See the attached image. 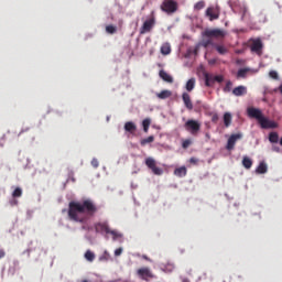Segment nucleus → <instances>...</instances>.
I'll list each match as a JSON object with an SVG mask.
<instances>
[{
  "mask_svg": "<svg viewBox=\"0 0 282 282\" xmlns=\"http://www.w3.org/2000/svg\"><path fill=\"white\" fill-rule=\"evenodd\" d=\"M145 166L152 171L153 175H162L164 173V170L158 166V163L153 158L145 159Z\"/></svg>",
  "mask_w": 282,
  "mask_h": 282,
  "instance_id": "nucleus-8",
  "label": "nucleus"
},
{
  "mask_svg": "<svg viewBox=\"0 0 282 282\" xmlns=\"http://www.w3.org/2000/svg\"><path fill=\"white\" fill-rule=\"evenodd\" d=\"M204 8H206V1L204 0H200L194 4V10L199 11V10H204Z\"/></svg>",
  "mask_w": 282,
  "mask_h": 282,
  "instance_id": "nucleus-30",
  "label": "nucleus"
},
{
  "mask_svg": "<svg viewBox=\"0 0 282 282\" xmlns=\"http://www.w3.org/2000/svg\"><path fill=\"white\" fill-rule=\"evenodd\" d=\"M19 205V200H17V198H12L10 200V206H18Z\"/></svg>",
  "mask_w": 282,
  "mask_h": 282,
  "instance_id": "nucleus-43",
  "label": "nucleus"
},
{
  "mask_svg": "<svg viewBox=\"0 0 282 282\" xmlns=\"http://www.w3.org/2000/svg\"><path fill=\"white\" fill-rule=\"evenodd\" d=\"M219 120V115L215 113L212 117V122H217Z\"/></svg>",
  "mask_w": 282,
  "mask_h": 282,
  "instance_id": "nucleus-45",
  "label": "nucleus"
},
{
  "mask_svg": "<svg viewBox=\"0 0 282 282\" xmlns=\"http://www.w3.org/2000/svg\"><path fill=\"white\" fill-rule=\"evenodd\" d=\"M205 85L206 87H213L215 85V75L205 74Z\"/></svg>",
  "mask_w": 282,
  "mask_h": 282,
  "instance_id": "nucleus-19",
  "label": "nucleus"
},
{
  "mask_svg": "<svg viewBox=\"0 0 282 282\" xmlns=\"http://www.w3.org/2000/svg\"><path fill=\"white\" fill-rule=\"evenodd\" d=\"M159 76L165 83H173V77L169 75V73H166L165 70H160Z\"/></svg>",
  "mask_w": 282,
  "mask_h": 282,
  "instance_id": "nucleus-21",
  "label": "nucleus"
},
{
  "mask_svg": "<svg viewBox=\"0 0 282 282\" xmlns=\"http://www.w3.org/2000/svg\"><path fill=\"white\" fill-rule=\"evenodd\" d=\"M161 54H163V56H169V54H171V44L170 43L162 44Z\"/></svg>",
  "mask_w": 282,
  "mask_h": 282,
  "instance_id": "nucleus-24",
  "label": "nucleus"
},
{
  "mask_svg": "<svg viewBox=\"0 0 282 282\" xmlns=\"http://www.w3.org/2000/svg\"><path fill=\"white\" fill-rule=\"evenodd\" d=\"M25 131H30V128H25V129H22L19 133V135H21V133H25Z\"/></svg>",
  "mask_w": 282,
  "mask_h": 282,
  "instance_id": "nucleus-48",
  "label": "nucleus"
},
{
  "mask_svg": "<svg viewBox=\"0 0 282 282\" xmlns=\"http://www.w3.org/2000/svg\"><path fill=\"white\" fill-rule=\"evenodd\" d=\"M279 91H280V94L282 95V85H280Z\"/></svg>",
  "mask_w": 282,
  "mask_h": 282,
  "instance_id": "nucleus-50",
  "label": "nucleus"
},
{
  "mask_svg": "<svg viewBox=\"0 0 282 282\" xmlns=\"http://www.w3.org/2000/svg\"><path fill=\"white\" fill-rule=\"evenodd\" d=\"M209 63H212V64H213V63H215V61H210Z\"/></svg>",
  "mask_w": 282,
  "mask_h": 282,
  "instance_id": "nucleus-54",
  "label": "nucleus"
},
{
  "mask_svg": "<svg viewBox=\"0 0 282 282\" xmlns=\"http://www.w3.org/2000/svg\"><path fill=\"white\" fill-rule=\"evenodd\" d=\"M270 78H272L273 80H279V73H276V70H271L269 73Z\"/></svg>",
  "mask_w": 282,
  "mask_h": 282,
  "instance_id": "nucleus-38",
  "label": "nucleus"
},
{
  "mask_svg": "<svg viewBox=\"0 0 282 282\" xmlns=\"http://www.w3.org/2000/svg\"><path fill=\"white\" fill-rule=\"evenodd\" d=\"M223 91L225 94H230V91H232V82L231 80H227L225 87L223 88Z\"/></svg>",
  "mask_w": 282,
  "mask_h": 282,
  "instance_id": "nucleus-31",
  "label": "nucleus"
},
{
  "mask_svg": "<svg viewBox=\"0 0 282 282\" xmlns=\"http://www.w3.org/2000/svg\"><path fill=\"white\" fill-rule=\"evenodd\" d=\"M202 45L203 47H208L209 45H213V39L212 37H204L202 40Z\"/></svg>",
  "mask_w": 282,
  "mask_h": 282,
  "instance_id": "nucleus-35",
  "label": "nucleus"
},
{
  "mask_svg": "<svg viewBox=\"0 0 282 282\" xmlns=\"http://www.w3.org/2000/svg\"><path fill=\"white\" fill-rule=\"evenodd\" d=\"M91 166H93L94 169H98V166H99L98 159H93V160H91Z\"/></svg>",
  "mask_w": 282,
  "mask_h": 282,
  "instance_id": "nucleus-42",
  "label": "nucleus"
},
{
  "mask_svg": "<svg viewBox=\"0 0 282 282\" xmlns=\"http://www.w3.org/2000/svg\"><path fill=\"white\" fill-rule=\"evenodd\" d=\"M241 133L231 134L227 141V151H232V149H235V144H237V140H241Z\"/></svg>",
  "mask_w": 282,
  "mask_h": 282,
  "instance_id": "nucleus-12",
  "label": "nucleus"
},
{
  "mask_svg": "<svg viewBox=\"0 0 282 282\" xmlns=\"http://www.w3.org/2000/svg\"><path fill=\"white\" fill-rule=\"evenodd\" d=\"M224 124L227 128L230 127V124H232V115L230 112L224 113Z\"/></svg>",
  "mask_w": 282,
  "mask_h": 282,
  "instance_id": "nucleus-23",
  "label": "nucleus"
},
{
  "mask_svg": "<svg viewBox=\"0 0 282 282\" xmlns=\"http://www.w3.org/2000/svg\"><path fill=\"white\" fill-rule=\"evenodd\" d=\"M250 50L253 54L261 56V54H263V42L261 41V39H251Z\"/></svg>",
  "mask_w": 282,
  "mask_h": 282,
  "instance_id": "nucleus-7",
  "label": "nucleus"
},
{
  "mask_svg": "<svg viewBox=\"0 0 282 282\" xmlns=\"http://www.w3.org/2000/svg\"><path fill=\"white\" fill-rule=\"evenodd\" d=\"M229 6L235 13L242 14L241 19L246 18V14L248 13V8L243 4H237V1H229Z\"/></svg>",
  "mask_w": 282,
  "mask_h": 282,
  "instance_id": "nucleus-11",
  "label": "nucleus"
},
{
  "mask_svg": "<svg viewBox=\"0 0 282 282\" xmlns=\"http://www.w3.org/2000/svg\"><path fill=\"white\" fill-rule=\"evenodd\" d=\"M173 96V93L171 90H162L161 93L156 94V97L160 100H166V98H171Z\"/></svg>",
  "mask_w": 282,
  "mask_h": 282,
  "instance_id": "nucleus-18",
  "label": "nucleus"
},
{
  "mask_svg": "<svg viewBox=\"0 0 282 282\" xmlns=\"http://www.w3.org/2000/svg\"><path fill=\"white\" fill-rule=\"evenodd\" d=\"M280 144H281V147H282V137H281V139H280Z\"/></svg>",
  "mask_w": 282,
  "mask_h": 282,
  "instance_id": "nucleus-52",
  "label": "nucleus"
},
{
  "mask_svg": "<svg viewBox=\"0 0 282 282\" xmlns=\"http://www.w3.org/2000/svg\"><path fill=\"white\" fill-rule=\"evenodd\" d=\"M247 115L249 118H253L254 120H257L261 129H276V127H279L276 122L263 116V112L259 108L249 107L247 109Z\"/></svg>",
  "mask_w": 282,
  "mask_h": 282,
  "instance_id": "nucleus-2",
  "label": "nucleus"
},
{
  "mask_svg": "<svg viewBox=\"0 0 282 282\" xmlns=\"http://www.w3.org/2000/svg\"><path fill=\"white\" fill-rule=\"evenodd\" d=\"M256 173H258L259 175L268 173V164H265V162H261L256 169Z\"/></svg>",
  "mask_w": 282,
  "mask_h": 282,
  "instance_id": "nucleus-20",
  "label": "nucleus"
},
{
  "mask_svg": "<svg viewBox=\"0 0 282 282\" xmlns=\"http://www.w3.org/2000/svg\"><path fill=\"white\" fill-rule=\"evenodd\" d=\"M6 257V251L3 249L0 250V259H3Z\"/></svg>",
  "mask_w": 282,
  "mask_h": 282,
  "instance_id": "nucleus-46",
  "label": "nucleus"
},
{
  "mask_svg": "<svg viewBox=\"0 0 282 282\" xmlns=\"http://www.w3.org/2000/svg\"><path fill=\"white\" fill-rule=\"evenodd\" d=\"M186 166H181L174 171V175H176V177H186Z\"/></svg>",
  "mask_w": 282,
  "mask_h": 282,
  "instance_id": "nucleus-22",
  "label": "nucleus"
},
{
  "mask_svg": "<svg viewBox=\"0 0 282 282\" xmlns=\"http://www.w3.org/2000/svg\"><path fill=\"white\" fill-rule=\"evenodd\" d=\"M138 276L142 279V281H149V279H155V274H153V271L149 267H143L141 269H138L137 271Z\"/></svg>",
  "mask_w": 282,
  "mask_h": 282,
  "instance_id": "nucleus-10",
  "label": "nucleus"
},
{
  "mask_svg": "<svg viewBox=\"0 0 282 282\" xmlns=\"http://www.w3.org/2000/svg\"><path fill=\"white\" fill-rule=\"evenodd\" d=\"M220 14L221 11L219 10V7H208L205 11V17H207L209 21H217Z\"/></svg>",
  "mask_w": 282,
  "mask_h": 282,
  "instance_id": "nucleus-9",
  "label": "nucleus"
},
{
  "mask_svg": "<svg viewBox=\"0 0 282 282\" xmlns=\"http://www.w3.org/2000/svg\"><path fill=\"white\" fill-rule=\"evenodd\" d=\"M215 83H224V75H215Z\"/></svg>",
  "mask_w": 282,
  "mask_h": 282,
  "instance_id": "nucleus-40",
  "label": "nucleus"
},
{
  "mask_svg": "<svg viewBox=\"0 0 282 282\" xmlns=\"http://www.w3.org/2000/svg\"><path fill=\"white\" fill-rule=\"evenodd\" d=\"M109 235H112L113 241H116V239H118V237H120V234H118L116 230H111V229L109 231Z\"/></svg>",
  "mask_w": 282,
  "mask_h": 282,
  "instance_id": "nucleus-39",
  "label": "nucleus"
},
{
  "mask_svg": "<svg viewBox=\"0 0 282 282\" xmlns=\"http://www.w3.org/2000/svg\"><path fill=\"white\" fill-rule=\"evenodd\" d=\"M269 141L272 143V144H276V142H279V133L276 132H271L269 134Z\"/></svg>",
  "mask_w": 282,
  "mask_h": 282,
  "instance_id": "nucleus-28",
  "label": "nucleus"
},
{
  "mask_svg": "<svg viewBox=\"0 0 282 282\" xmlns=\"http://www.w3.org/2000/svg\"><path fill=\"white\" fill-rule=\"evenodd\" d=\"M84 257L86 261H89V263H94V260L96 259V253H94L91 250H87Z\"/></svg>",
  "mask_w": 282,
  "mask_h": 282,
  "instance_id": "nucleus-25",
  "label": "nucleus"
},
{
  "mask_svg": "<svg viewBox=\"0 0 282 282\" xmlns=\"http://www.w3.org/2000/svg\"><path fill=\"white\" fill-rule=\"evenodd\" d=\"M96 213H98V207L91 199H85L83 203L73 200L68 204V219L77 224H85L87 215L94 217Z\"/></svg>",
  "mask_w": 282,
  "mask_h": 282,
  "instance_id": "nucleus-1",
  "label": "nucleus"
},
{
  "mask_svg": "<svg viewBox=\"0 0 282 282\" xmlns=\"http://www.w3.org/2000/svg\"><path fill=\"white\" fill-rule=\"evenodd\" d=\"M185 129L191 133L192 135H197L202 129V123L199 121L189 119L184 124Z\"/></svg>",
  "mask_w": 282,
  "mask_h": 282,
  "instance_id": "nucleus-5",
  "label": "nucleus"
},
{
  "mask_svg": "<svg viewBox=\"0 0 282 282\" xmlns=\"http://www.w3.org/2000/svg\"><path fill=\"white\" fill-rule=\"evenodd\" d=\"M154 140H155V137H153V135L142 139L141 147H145V144H151V142H154Z\"/></svg>",
  "mask_w": 282,
  "mask_h": 282,
  "instance_id": "nucleus-32",
  "label": "nucleus"
},
{
  "mask_svg": "<svg viewBox=\"0 0 282 282\" xmlns=\"http://www.w3.org/2000/svg\"><path fill=\"white\" fill-rule=\"evenodd\" d=\"M142 259H144L145 261H151V259L147 256H142Z\"/></svg>",
  "mask_w": 282,
  "mask_h": 282,
  "instance_id": "nucleus-49",
  "label": "nucleus"
},
{
  "mask_svg": "<svg viewBox=\"0 0 282 282\" xmlns=\"http://www.w3.org/2000/svg\"><path fill=\"white\" fill-rule=\"evenodd\" d=\"M111 259V254L108 253V251H105L102 256L99 257V261H109Z\"/></svg>",
  "mask_w": 282,
  "mask_h": 282,
  "instance_id": "nucleus-36",
  "label": "nucleus"
},
{
  "mask_svg": "<svg viewBox=\"0 0 282 282\" xmlns=\"http://www.w3.org/2000/svg\"><path fill=\"white\" fill-rule=\"evenodd\" d=\"M252 69L246 67V68H240L237 72V78H248V74H250Z\"/></svg>",
  "mask_w": 282,
  "mask_h": 282,
  "instance_id": "nucleus-17",
  "label": "nucleus"
},
{
  "mask_svg": "<svg viewBox=\"0 0 282 282\" xmlns=\"http://www.w3.org/2000/svg\"><path fill=\"white\" fill-rule=\"evenodd\" d=\"M242 166H245L247 170L252 169V159L245 156L242 159Z\"/></svg>",
  "mask_w": 282,
  "mask_h": 282,
  "instance_id": "nucleus-26",
  "label": "nucleus"
},
{
  "mask_svg": "<svg viewBox=\"0 0 282 282\" xmlns=\"http://www.w3.org/2000/svg\"><path fill=\"white\" fill-rule=\"evenodd\" d=\"M189 162H191V164H197V159L192 158V159L189 160Z\"/></svg>",
  "mask_w": 282,
  "mask_h": 282,
  "instance_id": "nucleus-47",
  "label": "nucleus"
},
{
  "mask_svg": "<svg viewBox=\"0 0 282 282\" xmlns=\"http://www.w3.org/2000/svg\"><path fill=\"white\" fill-rule=\"evenodd\" d=\"M182 147H183V149H188L191 147V140L187 139V140L183 141Z\"/></svg>",
  "mask_w": 282,
  "mask_h": 282,
  "instance_id": "nucleus-41",
  "label": "nucleus"
},
{
  "mask_svg": "<svg viewBox=\"0 0 282 282\" xmlns=\"http://www.w3.org/2000/svg\"><path fill=\"white\" fill-rule=\"evenodd\" d=\"M182 99H183V102H184L186 109L192 111V109H193V101L191 100V95H188L187 93H183Z\"/></svg>",
  "mask_w": 282,
  "mask_h": 282,
  "instance_id": "nucleus-15",
  "label": "nucleus"
},
{
  "mask_svg": "<svg viewBox=\"0 0 282 282\" xmlns=\"http://www.w3.org/2000/svg\"><path fill=\"white\" fill-rule=\"evenodd\" d=\"M82 282H90L89 280H82Z\"/></svg>",
  "mask_w": 282,
  "mask_h": 282,
  "instance_id": "nucleus-51",
  "label": "nucleus"
},
{
  "mask_svg": "<svg viewBox=\"0 0 282 282\" xmlns=\"http://www.w3.org/2000/svg\"><path fill=\"white\" fill-rule=\"evenodd\" d=\"M275 151H279V149H278V148H275Z\"/></svg>",
  "mask_w": 282,
  "mask_h": 282,
  "instance_id": "nucleus-55",
  "label": "nucleus"
},
{
  "mask_svg": "<svg viewBox=\"0 0 282 282\" xmlns=\"http://www.w3.org/2000/svg\"><path fill=\"white\" fill-rule=\"evenodd\" d=\"M122 254V248H118L115 250V257H120Z\"/></svg>",
  "mask_w": 282,
  "mask_h": 282,
  "instance_id": "nucleus-44",
  "label": "nucleus"
},
{
  "mask_svg": "<svg viewBox=\"0 0 282 282\" xmlns=\"http://www.w3.org/2000/svg\"><path fill=\"white\" fill-rule=\"evenodd\" d=\"M117 30H118V29H116V26H113V25H107V26H106V32H107L108 34H116Z\"/></svg>",
  "mask_w": 282,
  "mask_h": 282,
  "instance_id": "nucleus-37",
  "label": "nucleus"
},
{
  "mask_svg": "<svg viewBox=\"0 0 282 282\" xmlns=\"http://www.w3.org/2000/svg\"><path fill=\"white\" fill-rule=\"evenodd\" d=\"M124 131L128 133H135V131H138V126H135L132 121H128L124 123Z\"/></svg>",
  "mask_w": 282,
  "mask_h": 282,
  "instance_id": "nucleus-16",
  "label": "nucleus"
},
{
  "mask_svg": "<svg viewBox=\"0 0 282 282\" xmlns=\"http://www.w3.org/2000/svg\"><path fill=\"white\" fill-rule=\"evenodd\" d=\"M155 28V12H151V15L143 22L140 28V34H147Z\"/></svg>",
  "mask_w": 282,
  "mask_h": 282,
  "instance_id": "nucleus-3",
  "label": "nucleus"
},
{
  "mask_svg": "<svg viewBox=\"0 0 282 282\" xmlns=\"http://www.w3.org/2000/svg\"><path fill=\"white\" fill-rule=\"evenodd\" d=\"M95 230H96V232H106V235H109V232H110L109 225H107L105 223L96 224Z\"/></svg>",
  "mask_w": 282,
  "mask_h": 282,
  "instance_id": "nucleus-14",
  "label": "nucleus"
},
{
  "mask_svg": "<svg viewBox=\"0 0 282 282\" xmlns=\"http://www.w3.org/2000/svg\"><path fill=\"white\" fill-rule=\"evenodd\" d=\"M144 133H149V127H151V119L147 118L142 121Z\"/></svg>",
  "mask_w": 282,
  "mask_h": 282,
  "instance_id": "nucleus-29",
  "label": "nucleus"
},
{
  "mask_svg": "<svg viewBox=\"0 0 282 282\" xmlns=\"http://www.w3.org/2000/svg\"><path fill=\"white\" fill-rule=\"evenodd\" d=\"M23 195V189L21 187H17L13 193H12V197L14 199H17V197H21Z\"/></svg>",
  "mask_w": 282,
  "mask_h": 282,
  "instance_id": "nucleus-34",
  "label": "nucleus"
},
{
  "mask_svg": "<svg viewBox=\"0 0 282 282\" xmlns=\"http://www.w3.org/2000/svg\"><path fill=\"white\" fill-rule=\"evenodd\" d=\"M185 87L187 91H193L195 89V78L188 79Z\"/></svg>",
  "mask_w": 282,
  "mask_h": 282,
  "instance_id": "nucleus-27",
  "label": "nucleus"
},
{
  "mask_svg": "<svg viewBox=\"0 0 282 282\" xmlns=\"http://www.w3.org/2000/svg\"><path fill=\"white\" fill-rule=\"evenodd\" d=\"M203 36L205 39H225L226 37V31L221 29H206L203 32Z\"/></svg>",
  "mask_w": 282,
  "mask_h": 282,
  "instance_id": "nucleus-4",
  "label": "nucleus"
},
{
  "mask_svg": "<svg viewBox=\"0 0 282 282\" xmlns=\"http://www.w3.org/2000/svg\"><path fill=\"white\" fill-rule=\"evenodd\" d=\"M248 94V87L246 86H237L236 88L232 89V95L234 96H246Z\"/></svg>",
  "mask_w": 282,
  "mask_h": 282,
  "instance_id": "nucleus-13",
  "label": "nucleus"
},
{
  "mask_svg": "<svg viewBox=\"0 0 282 282\" xmlns=\"http://www.w3.org/2000/svg\"><path fill=\"white\" fill-rule=\"evenodd\" d=\"M161 10L167 14L177 12V2L175 0H164L161 4Z\"/></svg>",
  "mask_w": 282,
  "mask_h": 282,
  "instance_id": "nucleus-6",
  "label": "nucleus"
},
{
  "mask_svg": "<svg viewBox=\"0 0 282 282\" xmlns=\"http://www.w3.org/2000/svg\"><path fill=\"white\" fill-rule=\"evenodd\" d=\"M183 282H191V281H188L187 279H185V280H183Z\"/></svg>",
  "mask_w": 282,
  "mask_h": 282,
  "instance_id": "nucleus-53",
  "label": "nucleus"
},
{
  "mask_svg": "<svg viewBox=\"0 0 282 282\" xmlns=\"http://www.w3.org/2000/svg\"><path fill=\"white\" fill-rule=\"evenodd\" d=\"M215 48L218 52V54H228V48H226V46L224 45H216Z\"/></svg>",
  "mask_w": 282,
  "mask_h": 282,
  "instance_id": "nucleus-33",
  "label": "nucleus"
}]
</instances>
